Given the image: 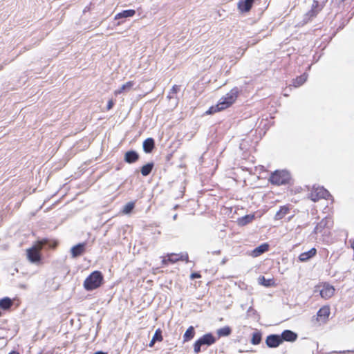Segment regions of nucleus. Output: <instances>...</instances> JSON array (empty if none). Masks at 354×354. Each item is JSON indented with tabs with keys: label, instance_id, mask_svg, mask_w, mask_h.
Instances as JSON below:
<instances>
[{
	"label": "nucleus",
	"instance_id": "4468645a",
	"mask_svg": "<svg viewBox=\"0 0 354 354\" xmlns=\"http://www.w3.org/2000/svg\"><path fill=\"white\" fill-rule=\"evenodd\" d=\"M280 336L281 338L282 339V342L283 341L294 342L297 338V335L290 330H284Z\"/></svg>",
	"mask_w": 354,
	"mask_h": 354
},
{
	"label": "nucleus",
	"instance_id": "7c9ffc66",
	"mask_svg": "<svg viewBox=\"0 0 354 354\" xmlns=\"http://www.w3.org/2000/svg\"><path fill=\"white\" fill-rule=\"evenodd\" d=\"M320 10L318 1H314L312 5V10L310 11V16H315Z\"/></svg>",
	"mask_w": 354,
	"mask_h": 354
},
{
	"label": "nucleus",
	"instance_id": "f03ea898",
	"mask_svg": "<svg viewBox=\"0 0 354 354\" xmlns=\"http://www.w3.org/2000/svg\"><path fill=\"white\" fill-rule=\"evenodd\" d=\"M103 280L102 274L99 271L93 272L84 281V287L86 290H93L100 286Z\"/></svg>",
	"mask_w": 354,
	"mask_h": 354
},
{
	"label": "nucleus",
	"instance_id": "ddd939ff",
	"mask_svg": "<svg viewBox=\"0 0 354 354\" xmlns=\"http://www.w3.org/2000/svg\"><path fill=\"white\" fill-rule=\"evenodd\" d=\"M167 257H168V261L171 263H176L179 260L186 261H188V254L187 253L180 254L171 253V254H169L167 255Z\"/></svg>",
	"mask_w": 354,
	"mask_h": 354
},
{
	"label": "nucleus",
	"instance_id": "f257e3e1",
	"mask_svg": "<svg viewBox=\"0 0 354 354\" xmlns=\"http://www.w3.org/2000/svg\"><path fill=\"white\" fill-rule=\"evenodd\" d=\"M238 93L239 91L237 88H232L219 100L216 105L211 106L206 111V113L213 114L230 107L236 101Z\"/></svg>",
	"mask_w": 354,
	"mask_h": 354
},
{
	"label": "nucleus",
	"instance_id": "6ab92c4d",
	"mask_svg": "<svg viewBox=\"0 0 354 354\" xmlns=\"http://www.w3.org/2000/svg\"><path fill=\"white\" fill-rule=\"evenodd\" d=\"M290 212L289 207L288 206H281L279 209V210L276 213L274 216L275 220H281L286 215H287Z\"/></svg>",
	"mask_w": 354,
	"mask_h": 354
},
{
	"label": "nucleus",
	"instance_id": "72a5a7b5",
	"mask_svg": "<svg viewBox=\"0 0 354 354\" xmlns=\"http://www.w3.org/2000/svg\"><path fill=\"white\" fill-rule=\"evenodd\" d=\"M113 105H114V102H113V101L112 100H110L108 102V104H107V106H106L107 110H110V109H111L113 108Z\"/></svg>",
	"mask_w": 354,
	"mask_h": 354
},
{
	"label": "nucleus",
	"instance_id": "423d86ee",
	"mask_svg": "<svg viewBox=\"0 0 354 354\" xmlns=\"http://www.w3.org/2000/svg\"><path fill=\"white\" fill-rule=\"evenodd\" d=\"M329 196H330V193L323 187H313L310 194V198L314 202L321 198L327 199Z\"/></svg>",
	"mask_w": 354,
	"mask_h": 354
},
{
	"label": "nucleus",
	"instance_id": "f8f14e48",
	"mask_svg": "<svg viewBox=\"0 0 354 354\" xmlns=\"http://www.w3.org/2000/svg\"><path fill=\"white\" fill-rule=\"evenodd\" d=\"M254 0H239L238 8L241 12H248L254 3Z\"/></svg>",
	"mask_w": 354,
	"mask_h": 354
},
{
	"label": "nucleus",
	"instance_id": "b1692460",
	"mask_svg": "<svg viewBox=\"0 0 354 354\" xmlns=\"http://www.w3.org/2000/svg\"><path fill=\"white\" fill-rule=\"evenodd\" d=\"M232 333V330L229 326H224L217 330L216 333L218 337H227Z\"/></svg>",
	"mask_w": 354,
	"mask_h": 354
},
{
	"label": "nucleus",
	"instance_id": "9d476101",
	"mask_svg": "<svg viewBox=\"0 0 354 354\" xmlns=\"http://www.w3.org/2000/svg\"><path fill=\"white\" fill-rule=\"evenodd\" d=\"M332 221L330 218H324L315 227V233H322L326 227L329 228L332 225Z\"/></svg>",
	"mask_w": 354,
	"mask_h": 354
},
{
	"label": "nucleus",
	"instance_id": "20e7f679",
	"mask_svg": "<svg viewBox=\"0 0 354 354\" xmlns=\"http://www.w3.org/2000/svg\"><path fill=\"white\" fill-rule=\"evenodd\" d=\"M290 179V174L286 170H277L270 177L272 184L281 185L288 183Z\"/></svg>",
	"mask_w": 354,
	"mask_h": 354
},
{
	"label": "nucleus",
	"instance_id": "bb28decb",
	"mask_svg": "<svg viewBox=\"0 0 354 354\" xmlns=\"http://www.w3.org/2000/svg\"><path fill=\"white\" fill-rule=\"evenodd\" d=\"M307 80V75L303 74L301 76L297 77L294 82L293 85L295 87H298L302 85Z\"/></svg>",
	"mask_w": 354,
	"mask_h": 354
},
{
	"label": "nucleus",
	"instance_id": "412c9836",
	"mask_svg": "<svg viewBox=\"0 0 354 354\" xmlns=\"http://www.w3.org/2000/svg\"><path fill=\"white\" fill-rule=\"evenodd\" d=\"M154 147V140L147 138L143 142V149L146 153H150Z\"/></svg>",
	"mask_w": 354,
	"mask_h": 354
},
{
	"label": "nucleus",
	"instance_id": "e433bc0d",
	"mask_svg": "<svg viewBox=\"0 0 354 354\" xmlns=\"http://www.w3.org/2000/svg\"><path fill=\"white\" fill-rule=\"evenodd\" d=\"M9 354H19V353L17 351H12Z\"/></svg>",
	"mask_w": 354,
	"mask_h": 354
},
{
	"label": "nucleus",
	"instance_id": "39448f33",
	"mask_svg": "<svg viewBox=\"0 0 354 354\" xmlns=\"http://www.w3.org/2000/svg\"><path fill=\"white\" fill-rule=\"evenodd\" d=\"M215 342L216 339L211 333L205 334L194 343V351L195 353H199L201 351V346L204 345L210 346Z\"/></svg>",
	"mask_w": 354,
	"mask_h": 354
},
{
	"label": "nucleus",
	"instance_id": "c9c22d12",
	"mask_svg": "<svg viewBox=\"0 0 354 354\" xmlns=\"http://www.w3.org/2000/svg\"><path fill=\"white\" fill-rule=\"evenodd\" d=\"M169 262L168 261V257L167 258H165V257H163L162 260V263L163 266H167Z\"/></svg>",
	"mask_w": 354,
	"mask_h": 354
},
{
	"label": "nucleus",
	"instance_id": "0eeeda50",
	"mask_svg": "<svg viewBox=\"0 0 354 354\" xmlns=\"http://www.w3.org/2000/svg\"><path fill=\"white\" fill-rule=\"evenodd\" d=\"M330 314V307L324 306L322 307L317 313V320L321 323H326Z\"/></svg>",
	"mask_w": 354,
	"mask_h": 354
},
{
	"label": "nucleus",
	"instance_id": "7ed1b4c3",
	"mask_svg": "<svg viewBox=\"0 0 354 354\" xmlns=\"http://www.w3.org/2000/svg\"><path fill=\"white\" fill-rule=\"evenodd\" d=\"M48 241L44 239L42 241H38L35 245H33L30 248L27 250V257L28 259L32 263H38L40 261L41 255L40 250L42 247L47 244Z\"/></svg>",
	"mask_w": 354,
	"mask_h": 354
},
{
	"label": "nucleus",
	"instance_id": "2f4dec72",
	"mask_svg": "<svg viewBox=\"0 0 354 354\" xmlns=\"http://www.w3.org/2000/svg\"><path fill=\"white\" fill-rule=\"evenodd\" d=\"M180 91V86L177 85L173 86V87L171 89V91L168 95V97L171 98L173 97V94L177 93Z\"/></svg>",
	"mask_w": 354,
	"mask_h": 354
},
{
	"label": "nucleus",
	"instance_id": "2eb2a0df",
	"mask_svg": "<svg viewBox=\"0 0 354 354\" xmlns=\"http://www.w3.org/2000/svg\"><path fill=\"white\" fill-rule=\"evenodd\" d=\"M269 245L268 243H263L261 245L257 247L252 251V256L254 257H257L266 251L268 250Z\"/></svg>",
	"mask_w": 354,
	"mask_h": 354
},
{
	"label": "nucleus",
	"instance_id": "1a4fd4ad",
	"mask_svg": "<svg viewBox=\"0 0 354 354\" xmlns=\"http://www.w3.org/2000/svg\"><path fill=\"white\" fill-rule=\"evenodd\" d=\"M334 287L328 283H324L320 290V295L325 299L330 298L334 295Z\"/></svg>",
	"mask_w": 354,
	"mask_h": 354
},
{
	"label": "nucleus",
	"instance_id": "cd10ccee",
	"mask_svg": "<svg viewBox=\"0 0 354 354\" xmlns=\"http://www.w3.org/2000/svg\"><path fill=\"white\" fill-rule=\"evenodd\" d=\"M153 163H148V164L144 165L141 168V174L144 176H148L151 173V170L153 169Z\"/></svg>",
	"mask_w": 354,
	"mask_h": 354
},
{
	"label": "nucleus",
	"instance_id": "473e14b6",
	"mask_svg": "<svg viewBox=\"0 0 354 354\" xmlns=\"http://www.w3.org/2000/svg\"><path fill=\"white\" fill-rule=\"evenodd\" d=\"M259 280L261 281V283L265 286H270V279H266L264 277H261L259 278Z\"/></svg>",
	"mask_w": 354,
	"mask_h": 354
},
{
	"label": "nucleus",
	"instance_id": "dca6fc26",
	"mask_svg": "<svg viewBox=\"0 0 354 354\" xmlns=\"http://www.w3.org/2000/svg\"><path fill=\"white\" fill-rule=\"evenodd\" d=\"M133 81H129L123 84L121 87L114 91L115 95H120L124 92H129L134 86Z\"/></svg>",
	"mask_w": 354,
	"mask_h": 354
},
{
	"label": "nucleus",
	"instance_id": "a878e982",
	"mask_svg": "<svg viewBox=\"0 0 354 354\" xmlns=\"http://www.w3.org/2000/svg\"><path fill=\"white\" fill-rule=\"evenodd\" d=\"M12 304V300L8 297L0 299V307L3 309H8Z\"/></svg>",
	"mask_w": 354,
	"mask_h": 354
},
{
	"label": "nucleus",
	"instance_id": "c85d7f7f",
	"mask_svg": "<svg viewBox=\"0 0 354 354\" xmlns=\"http://www.w3.org/2000/svg\"><path fill=\"white\" fill-rule=\"evenodd\" d=\"M261 341V334L259 331H256L252 333V337L251 339V343L254 345H257L260 344Z\"/></svg>",
	"mask_w": 354,
	"mask_h": 354
},
{
	"label": "nucleus",
	"instance_id": "a211bd4d",
	"mask_svg": "<svg viewBox=\"0 0 354 354\" xmlns=\"http://www.w3.org/2000/svg\"><path fill=\"white\" fill-rule=\"evenodd\" d=\"M317 250L315 248H311L308 252H305L301 253L299 256V259L300 261L304 262L312 258L316 254Z\"/></svg>",
	"mask_w": 354,
	"mask_h": 354
},
{
	"label": "nucleus",
	"instance_id": "6e6552de",
	"mask_svg": "<svg viewBox=\"0 0 354 354\" xmlns=\"http://www.w3.org/2000/svg\"><path fill=\"white\" fill-rule=\"evenodd\" d=\"M282 343V339L279 335H270L266 337V344L270 348H276Z\"/></svg>",
	"mask_w": 354,
	"mask_h": 354
},
{
	"label": "nucleus",
	"instance_id": "4be33fe9",
	"mask_svg": "<svg viewBox=\"0 0 354 354\" xmlns=\"http://www.w3.org/2000/svg\"><path fill=\"white\" fill-rule=\"evenodd\" d=\"M195 335L194 328L193 326H189L187 330L185 331L183 335V341L188 342L191 340Z\"/></svg>",
	"mask_w": 354,
	"mask_h": 354
},
{
	"label": "nucleus",
	"instance_id": "c756f323",
	"mask_svg": "<svg viewBox=\"0 0 354 354\" xmlns=\"http://www.w3.org/2000/svg\"><path fill=\"white\" fill-rule=\"evenodd\" d=\"M135 207V203L133 201L127 203L122 209V213L124 214H129Z\"/></svg>",
	"mask_w": 354,
	"mask_h": 354
},
{
	"label": "nucleus",
	"instance_id": "393cba45",
	"mask_svg": "<svg viewBox=\"0 0 354 354\" xmlns=\"http://www.w3.org/2000/svg\"><path fill=\"white\" fill-rule=\"evenodd\" d=\"M162 333H161V330L160 329H158L156 332H155V334L153 335V337H152V339L151 340V342H149V346L150 347H152L155 342L156 341H162Z\"/></svg>",
	"mask_w": 354,
	"mask_h": 354
},
{
	"label": "nucleus",
	"instance_id": "5701e85b",
	"mask_svg": "<svg viewBox=\"0 0 354 354\" xmlns=\"http://www.w3.org/2000/svg\"><path fill=\"white\" fill-rule=\"evenodd\" d=\"M254 216L252 214H248L238 219V224L239 225L243 226L247 225L248 223L252 222L254 219Z\"/></svg>",
	"mask_w": 354,
	"mask_h": 354
},
{
	"label": "nucleus",
	"instance_id": "aec40b11",
	"mask_svg": "<svg viewBox=\"0 0 354 354\" xmlns=\"http://www.w3.org/2000/svg\"><path fill=\"white\" fill-rule=\"evenodd\" d=\"M136 14V11L134 10H126L122 12L118 13L115 16V19H119L122 18H127L131 17Z\"/></svg>",
	"mask_w": 354,
	"mask_h": 354
},
{
	"label": "nucleus",
	"instance_id": "f704fd0d",
	"mask_svg": "<svg viewBox=\"0 0 354 354\" xmlns=\"http://www.w3.org/2000/svg\"><path fill=\"white\" fill-rule=\"evenodd\" d=\"M191 279H196V278H200L201 277V274H199L198 273H192L191 274Z\"/></svg>",
	"mask_w": 354,
	"mask_h": 354
},
{
	"label": "nucleus",
	"instance_id": "4c0bfd02",
	"mask_svg": "<svg viewBox=\"0 0 354 354\" xmlns=\"http://www.w3.org/2000/svg\"><path fill=\"white\" fill-rule=\"evenodd\" d=\"M177 214H175L174 216H173V219L174 220H176L177 218Z\"/></svg>",
	"mask_w": 354,
	"mask_h": 354
},
{
	"label": "nucleus",
	"instance_id": "f3484780",
	"mask_svg": "<svg viewBox=\"0 0 354 354\" xmlns=\"http://www.w3.org/2000/svg\"><path fill=\"white\" fill-rule=\"evenodd\" d=\"M139 155L134 151H127L124 155V160L128 163H133L138 160Z\"/></svg>",
	"mask_w": 354,
	"mask_h": 354
},
{
	"label": "nucleus",
	"instance_id": "9b49d317",
	"mask_svg": "<svg viewBox=\"0 0 354 354\" xmlns=\"http://www.w3.org/2000/svg\"><path fill=\"white\" fill-rule=\"evenodd\" d=\"M86 243H82L74 245L71 249V253L73 258H76L84 254Z\"/></svg>",
	"mask_w": 354,
	"mask_h": 354
}]
</instances>
